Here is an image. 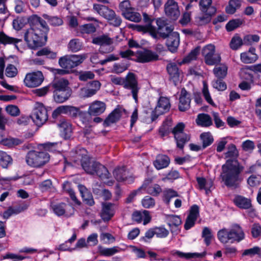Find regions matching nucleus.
<instances>
[{
    "instance_id": "f257e3e1",
    "label": "nucleus",
    "mask_w": 261,
    "mask_h": 261,
    "mask_svg": "<svg viewBox=\"0 0 261 261\" xmlns=\"http://www.w3.org/2000/svg\"><path fill=\"white\" fill-rule=\"evenodd\" d=\"M227 151L225 153L228 159L222 166L220 177L225 185L232 189H237L243 180L241 173L244 167L237 160L239 153L236 145L231 143L227 146Z\"/></svg>"
},
{
    "instance_id": "f03ea898",
    "label": "nucleus",
    "mask_w": 261,
    "mask_h": 261,
    "mask_svg": "<svg viewBox=\"0 0 261 261\" xmlns=\"http://www.w3.org/2000/svg\"><path fill=\"white\" fill-rule=\"evenodd\" d=\"M87 153L85 148L77 146L70 152L69 160L74 162L80 161L82 168L88 174L96 175L101 180L109 179L110 174L108 169L98 162L91 161Z\"/></svg>"
},
{
    "instance_id": "7ed1b4c3",
    "label": "nucleus",
    "mask_w": 261,
    "mask_h": 261,
    "mask_svg": "<svg viewBox=\"0 0 261 261\" xmlns=\"http://www.w3.org/2000/svg\"><path fill=\"white\" fill-rule=\"evenodd\" d=\"M48 31L45 21L38 19L35 24L28 30L25 34L24 39L30 48H36L44 44Z\"/></svg>"
},
{
    "instance_id": "20e7f679",
    "label": "nucleus",
    "mask_w": 261,
    "mask_h": 261,
    "mask_svg": "<svg viewBox=\"0 0 261 261\" xmlns=\"http://www.w3.org/2000/svg\"><path fill=\"white\" fill-rule=\"evenodd\" d=\"M49 154L44 150H40V151H30L25 157L27 164L35 168L43 167L49 162Z\"/></svg>"
},
{
    "instance_id": "39448f33",
    "label": "nucleus",
    "mask_w": 261,
    "mask_h": 261,
    "mask_svg": "<svg viewBox=\"0 0 261 261\" xmlns=\"http://www.w3.org/2000/svg\"><path fill=\"white\" fill-rule=\"evenodd\" d=\"M93 9L100 16L107 19L109 24L115 27H119L122 23V19L119 16L116 14L115 11L108 7L98 4L93 5Z\"/></svg>"
},
{
    "instance_id": "423d86ee",
    "label": "nucleus",
    "mask_w": 261,
    "mask_h": 261,
    "mask_svg": "<svg viewBox=\"0 0 261 261\" xmlns=\"http://www.w3.org/2000/svg\"><path fill=\"white\" fill-rule=\"evenodd\" d=\"M119 8L122 15L126 19L135 22H139L141 20L140 14L136 12L135 8L131 6L129 0H125L121 2Z\"/></svg>"
},
{
    "instance_id": "0eeeda50",
    "label": "nucleus",
    "mask_w": 261,
    "mask_h": 261,
    "mask_svg": "<svg viewBox=\"0 0 261 261\" xmlns=\"http://www.w3.org/2000/svg\"><path fill=\"white\" fill-rule=\"evenodd\" d=\"M31 117L34 123L38 126L43 124L48 119L46 108L42 103L37 102L35 103Z\"/></svg>"
},
{
    "instance_id": "6e6552de",
    "label": "nucleus",
    "mask_w": 261,
    "mask_h": 261,
    "mask_svg": "<svg viewBox=\"0 0 261 261\" xmlns=\"http://www.w3.org/2000/svg\"><path fill=\"white\" fill-rule=\"evenodd\" d=\"M124 88L126 89L131 90L133 97L136 102H138V94L140 88L138 87V82L136 75L129 72L124 79Z\"/></svg>"
},
{
    "instance_id": "1a4fd4ad",
    "label": "nucleus",
    "mask_w": 261,
    "mask_h": 261,
    "mask_svg": "<svg viewBox=\"0 0 261 261\" xmlns=\"http://www.w3.org/2000/svg\"><path fill=\"white\" fill-rule=\"evenodd\" d=\"M156 23L158 28L156 29L154 27V31L156 36L153 38L154 39H158L160 38L166 39L173 32V27L172 25H169L166 21L159 18L156 19Z\"/></svg>"
},
{
    "instance_id": "9d476101",
    "label": "nucleus",
    "mask_w": 261,
    "mask_h": 261,
    "mask_svg": "<svg viewBox=\"0 0 261 261\" xmlns=\"http://www.w3.org/2000/svg\"><path fill=\"white\" fill-rule=\"evenodd\" d=\"M44 80V76L40 71L28 73L24 79L23 82L25 86L29 88H35L41 85Z\"/></svg>"
},
{
    "instance_id": "9b49d317",
    "label": "nucleus",
    "mask_w": 261,
    "mask_h": 261,
    "mask_svg": "<svg viewBox=\"0 0 261 261\" xmlns=\"http://www.w3.org/2000/svg\"><path fill=\"white\" fill-rule=\"evenodd\" d=\"M137 59L135 60L138 63H145L159 60V55L148 49H144L143 51L138 50L136 52Z\"/></svg>"
},
{
    "instance_id": "f8f14e48",
    "label": "nucleus",
    "mask_w": 261,
    "mask_h": 261,
    "mask_svg": "<svg viewBox=\"0 0 261 261\" xmlns=\"http://www.w3.org/2000/svg\"><path fill=\"white\" fill-rule=\"evenodd\" d=\"M228 237L231 243H239L244 239L245 233L239 224H235L228 230Z\"/></svg>"
},
{
    "instance_id": "ddd939ff",
    "label": "nucleus",
    "mask_w": 261,
    "mask_h": 261,
    "mask_svg": "<svg viewBox=\"0 0 261 261\" xmlns=\"http://www.w3.org/2000/svg\"><path fill=\"white\" fill-rule=\"evenodd\" d=\"M165 12L170 19L176 20L180 15L177 3L174 0H168L165 5Z\"/></svg>"
},
{
    "instance_id": "4468645a",
    "label": "nucleus",
    "mask_w": 261,
    "mask_h": 261,
    "mask_svg": "<svg viewBox=\"0 0 261 261\" xmlns=\"http://www.w3.org/2000/svg\"><path fill=\"white\" fill-rule=\"evenodd\" d=\"M179 65L175 62L169 61L166 65V69L169 75V80L172 81L175 85L179 81V76L182 73Z\"/></svg>"
},
{
    "instance_id": "2eb2a0df",
    "label": "nucleus",
    "mask_w": 261,
    "mask_h": 261,
    "mask_svg": "<svg viewBox=\"0 0 261 261\" xmlns=\"http://www.w3.org/2000/svg\"><path fill=\"white\" fill-rule=\"evenodd\" d=\"M54 87V100L58 103L63 102L65 100V81L62 80L55 82Z\"/></svg>"
},
{
    "instance_id": "dca6fc26",
    "label": "nucleus",
    "mask_w": 261,
    "mask_h": 261,
    "mask_svg": "<svg viewBox=\"0 0 261 261\" xmlns=\"http://www.w3.org/2000/svg\"><path fill=\"white\" fill-rule=\"evenodd\" d=\"M115 204L111 202H102L101 204V210L100 217L105 222L110 221L115 214Z\"/></svg>"
},
{
    "instance_id": "f3484780",
    "label": "nucleus",
    "mask_w": 261,
    "mask_h": 261,
    "mask_svg": "<svg viewBox=\"0 0 261 261\" xmlns=\"http://www.w3.org/2000/svg\"><path fill=\"white\" fill-rule=\"evenodd\" d=\"M191 95L185 88L181 89L179 98L178 110L185 112L190 108Z\"/></svg>"
},
{
    "instance_id": "a211bd4d",
    "label": "nucleus",
    "mask_w": 261,
    "mask_h": 261,
    "mask_svg": "<svg viewBox=\"0 0 261 261\" xmlns=\"http://www.w3.org/2000/svg\"><path fill=\"white\" fill-rule=\"evenodd\" d=\"M232 202L236 207L241 210H249L252 207L251 199L241 195H234Z\"/></svg>"
},
{
    "instance_id": "6ab92c4d",
    "label": "nucleus",
    "mask_w": 261,
    "mask_h": 261,
    "mask_svg": "<svg viewBox=\"0 0 261 261\" xmlns=\"http://www.w3.org/2000/svg\"><path fill=\"white\" fill-rule=\"evenodd\" d=\"M166 39V45L168 50L172 53H176L179 44V34L173 32Z\"/></svg>"
},
{
    "instance_id": "aec40b11",
    "label": "nucleus",
    "mask_w": 261,
    "mask_h": 261,
    "mask_svg": "<svg viewBox=\"0 0 261 261\" xmlns=\"http://www.w3.org/2000/svg\"><path fill=\"white\" fill-rule=\"evenodd\" d=\"M85 59V57L83 55H66V74L69 72L67 69L77 66L83 63Z\"/></svg>"
},
{
    "instance_id": "412c9836",
    "label": "nucleus",
    "mask_w": 261,
    "mask_h": 261,
    "mask_svg": "<svg viewBox=\"0 0 261 261\" xmlns=\"http://www.w3.org/2000/svg\"><path fill=\"white\" fill-rule=\"evenodd\" d=\"M121 111L119 108L114 109L106 118L103 122V126H110L112 124L117 122L121 117Z\"/></svg>"
},
{
    "instance_id": "4be33fe9",
    "label": "nucleus",
    "mask_w": 261,
    "mask_h": 261,
    "mask_svg": "<svg viewBox=\"0 0 261 261\" xmlns=\"http://www.w3.org/2000/svg\"><path fill=\"white\" fill-rule=\"evenodd\" d=\"M106 109V104L102 101H95L92 102L88 109V113L91 116H98L103 113Z\"/></svg>"
},
{
    "instance_id": "5701e85b",
    "label": "nucleus",
    "mask_w": 261,
    "mask_h": 261,
    "mask_svg": "<svg viewBox=\"0 0 261 261\" xmlns=\"http://www.w3.org/2000/svg\"><path fill=\"white\" fill-rule=\"evenodd\" d=\"M113 175L118 182L126 181L129 179H130V182L134 180L131 176L129 177L128 171L125 166L115 168L113 171Z\"/></svg>"
},
{
    "instance_id": "b1692460",
    "label": "nucleus",
    "mask_w": 261,
    "mask_h": 261,
    "mask_svg": "<svg viewBox=\"0 0 261 261\" xmlns=\"http://www.w3.org/2000/svg\"><path fill=\"white\" fill-rule=\"evenodd\" d=\"M171 105L168 98L161 96L158 101V104L155 108L156 113L158 112L159 116L168 112L170 109Z\"/></svg>"
},
{
    "instance_id": "393cba45",
    "label": "nucleus",
    "mask_w": 261,
    "mask_h": 261,
    "mask_svg": "<svg viewBox=\"0 0 261 261\" xmlns=\"http://www.w3.org/2000/svg\"><path fill=\"white\" fill-rule=\"evenodd\" d=\"M256 49L251 47L247 51L241 54V61L245 64H250L255 62L258 59V56L255 54Z\"/></svg>"
},
{
    "instance_id": "a878e982",
    "label": "nucleus",
    "mask_w": 261,
    "mask_h": 261,
    "mask_svg": "<svg viewBox=\"0 0 261 261\" xmlns=\"http://www.w3.org/2000/svg\"><path fill=\"white\" fill-rule=\"evenodd\" d=\"M170 163L169 157L165 154H160L156 156L153 164L156 169L161 170L167 168Z\"/></svg>"
},
{
    "instance_id": "bb28decb",
    "label": "nucleus",
    "mask_w": 261,
    "mask_h": 261,
    "mask_svg": "<svg viewBox=\"0 0 261 261\" xmlns=\"http://www.w3.org/2000/svg\"><path fill=\"white\" fill-rule=\"evenodd\" d=\"M141 116H143V120L147 123H152L154 121L159 117L156 110L151 108L145 107L144 108Z\"/></svg>"
},
{
    "instance_id": "cd10ccee",
    "label": "nucleus",
    "mask_w": 261,
    "mask_h": 261,
    "mask_svg": "<svg viewBox=\"0 0 261 261\" xmlns=\"http://www.w3.org/2000/svg\"><path fill=\"white\" fill-rule=\"evenodd\" d=\"M216 8H211L210 12L204 13V15L196 17L195 19L196 24L203 25L209 23L212 19V16L216 13Z\"/></svg>"
},
{
    "instance_id": "c85d7f7f",
    "label": "nucleus",
    "mask_w": 261,
    "mask_h": 261,
    "mask_svg": "<svg viewBox=\"0 0 261 261\" xmlns=\"http://www.w3.org/2000/svg\"><path fill=\"white\" fill-rule=\"evenodd\" d=\"M172 254L173 255H177L180 258L189 260L192 258H202L205 256L206 252L204 251L202 253H185L179 250H174L173 251Z\"/></svg>"
},
{
    "instance_id": "c756f323",
    "label": "nucleus",
    "mask_w": 261,
    "mask_h": 261,
    "mask_svg": "<svg viewBox=\"0 0 261 261\" xmlns=\"http://www.w3.org/2000/svg\"><path fill=\"white\" fill-rule=\"evenodd\" d=\"M131 25L134 30L138 32H142L144 34L148 33L152 38H155L156 36L154 31V27L152 24L145 25L132 24Z\"/></svg>"
},
{
    "instance_id": "7c9ffc66",
    "label": "nucleus",
    "mask_w": 261,
    "mask_h": 261,
    "mask_svg": "<svg viewBox=\"0 0 261 261\" xmlns=\"http://www.w3.org/2000/svg\"><path fill=\"white\" fill-rule=\"evenodd\" d=\"M79 190L83 202L89 206H91L94 205L95 204V201L92 193L88 191L84 186H81Z\"/></svg>"
},
{
    "instance_id": "2f4dec72",
    "label": "nucleus",
    "mask_w": 261,
    "mask_h": 261,
    "mask_svg": "<svg viewBox=\"0 0 261 261\" xmlns=\"http://www.w3.org/2000/svg\"><path fill=\"white\" fill-rule=\"evenodd\" d=\"M196 122L198 126L201 127H209L213 124L212 119L211 116L205 113H201L198 115Z\"/></svg>"
},
{
    "instance_id": "473e14b6",
    "label": "nucleus",
    "mask_w": 261,
    "mask_h": 261,
    "mask_svg": "<svg viewBox=\"0 0 261 261\" xmlns=\"http://www.w3.org/2000/svg\"><path fill=\"white\" fill-rule=\"evenodd\" d=\"M28 207V205L27 204L19 205L16 207H10L7 211L3 214V217L5 219H8L12 215L18 214L24 210H27Z\"/></svg>"
},
{
    "instance_id": "72a5a7b5",
    "label": "nucleus",
    "mask_w": 261,
    "mask_h": 261,
    "mask_svg": "<svg viewBox=\"0 0 261 261\" xmlns=\"http://www.w3.org/2000/svg\"><path fill=\"white\" fill-rule=\"evenodd\" d=\"M92 43L101 46L104 45H111L113 44V39L108 35L103 34L93 38Z\"/></svg>"
},
{
    "instance_id": "f704fd0d",
    "label": "nucleus",
    "mask_w": 261,
    "mask_h": 261,
    "mask_svg": "<svg viewBox=\"0 0 261 261\" xmlns=\"http://www.w3.org/2000/svg\"><path fill=\"white\" fill-rule=\"evenodd\" d=\"M20 39L8 36L3 32H0V43L4 45L12 44L17 47L16 44L20 42Z\"/></svg>"
},
{
    "instance_id": "c9c22d12",
    "label": "nucleus",
    "mask_w": 261,
    "mask_h": 261,
    "mask_svg": "<svg viewBox=\"0 0 261 261\" xmlns=\"http://www.w3.org/2000/svg\"><path fill=\"white\" fill-rule=\"evenodd\" d=\"M176 146L180 149H183L185 144L189 141L190 137L186 133H180L174 136Z\"/></svg>"
},
{
    "instance_id": "e433bc0d",
    "label": "nucleus",
    "mask_w": 261,
    "mask_h": 261,
    "mask_svg": "<svg viewBox=\"0 0 261 261\" xmlns=\"http://www.w3.org/2000/svg\"><path fill=\"white\" fill-rule=\"evenodd\" d=\"M149 180L148 179L145 180L143 182V184L141 187H140L137 190L133 191L127 196V197L125 199V202L126 203H131L135 197L138 194L141 193V191L142 189H145L147 188L148 185L149 184Z\"/></svg>"
},
{
    "instance_id": "4c0bfd02",
    "label": "nucleus",
    "mask_w": 261,
    "mask_h": 261,
    "mask_svg": "<svg viewBox=\"0 0 261 261\" xmlns=\"http://www.w3.org/2000/svg\"><path fill=\"white\" fill-rule=\"evenodd\" d=\"M241 0H230L228 6L225 8L226 13L229 14H234L237 9L240 8L241 6Z\"/></svg>"
},
{
    "instance_id": "58836bf2",
    "label": "nucleus",
    "mask_w": 261,
    "mask_h": 261,
    "mask_svg": "<svg viewBox=\"0 0 261 261\" xmlns=\"http://www.w3.org/2000/svg\"><path fill=\"white\" fill-rule=\"evenodd\" d=\"M200 138L202 142V148L205 149L214 142V138L210 132H205L200 134Z\"/></svg>"
},
{
    "instance_id": "ea45409f",
    "label": "nucleus",
    "mask_w": 261,
    "mask_h": 261,
    "mask_svg": "<svg viewBox=\"0 0 261 261\" xmlns=\"http://www.w3.org/2000/svg\"><path fill=\"white\" fill-rule=\"evenodd\" d=\"M121 249L118 246H114L112 248H104L101 246L98 247V251L100 255L105 256H111L116 253L119 252Z\"/></svg>"
},
{
    "instance_id": "a19ab883",
    "label": "nucleus",
    "mask_w": 261,
    "mask_h": 261,
    "mask_svg": "<svg viewBox=\"0 0 261 261\" xmlns=\"http://www.w3.org/2000/svg\"><path fill=\"white\" fill-rule=\"evenodd\" d=\"M244 22V20L240 18L232 19L226 23L225 29L227 32H231L239 28Z\"/></svg>"
},
{
    "instance_id": "79ce46f5",
    "label": "nucleus",
    "mask_w": 261,
    "mask_h": 261,
    "mask_svg": "<svg viewBox=\"0 0 261 261\" xmlns=\"http://www.w3.org/2000/svg\"><path fill=\"white\" fill-rule=\"evenodd\" d=\"M228 67L225 64H221L220 66L215 67L213 72L217 79H224L227 74Z\"/></svg>"
},
{
    "instance_id": "37998d69",
    "label": "nucleus",
    "mask_w": 261,
    "mask_h": 261,
    "mask_svg": "<svg viewBox=\"0 0 261 261\" xmlns=\"http://www.w3.org/2000/svg\"><path fill=\"white\" fill-rule=\"evenodd\" d=\"M178 196V194L177 191L172 189H169L164 192L163 200L167 205H169L170 204L171 199L174 197Z\"/></svg>"
},
{
    "instance_id": "c03bdc74",
    "label": "nucleus",
    "mask_w": 261,
    "mask_h": 261,
    "mask_svg": "<svg viewBox=\"0 0 261 261\" xmlns=\"http://www.w3.org/2000/svg\"><path fill=\"white\" fill-rule=\"evenodd\" d=\"M243 44V40L238 34H236L231 38L229 43L231 49L233 50L238 49Z\"/></svg>"
},
{
    "instance_id": "a18cd8bd",
    "label": "nucleus",
    "mask_w": 261,
    "mask_h": 261,
    "mask_svg": "<svg viewBox=\"0 0 261 261\" xmlns=\"http://www.w3.org/2000/svg\"><path fill=\"white\" fill-rule=\"evenodd\" d=\"M82 47V42L79 39L77 38L71 39L68 44V50L72 52H77L80 50Z\"/></svg>"
},
{
    "instance_id": "49530a36",
    "label": "nucleus",
    "mask_w": 261,
    "mask_h": 261,
    "mask_svg": "<svg viewBox=\"0 0 261 261\" xmlns=\"http://www.w3.org/2000/svg\"><path fill=\"white\" fill-rule=\"evenodd\" d=\"M196 180L198 183L199 189L200 190H205L206 193H207L208 190L213 186V181H210L207 182L206 179L203 177H197Z\"/></svg>"
},
{
    "instance_id": "de8ad7c7",
    "label": "nucleus",
    "mask_w": 261,
    "mask_h": 261,
    "mask_svg": "<svg viewBox=\"0 0 261 261\" xmlns=\"http://www.w3.org/2000/svg\"><path fill=\"white\" fill-rule=\"evenodd\" d=\"M170 122L164 121L159 129V133L162 138L167 136L171 132Z\"/></svg>"
},
{
    "instance_id": "09e8293b",
    "label": "nucleus",
    "mask_w": 261,
    "mask_h": 261,
    "mask_svg": "<svg viewBox=\"0 0 261 261\" xmlns=\"http://www.w3.org/2000/svg\"><path fill=\"white\" fill-rule=\"evenodd\" d=\"M80 32L82 34H92L96 31V28L93 23H87L79 27Z\"/></svg>"
},
{
    "instance_id": "8fccbe9b",
    "label": "nucleus",
    "mask_w": 261,
    "mask_h": 261,
    "mask_svg": "<svg viewBox=\"0 0 261 261\" xmlns=\"http://www.w3.org/2000/svg\"><path fill=\"white\" fill-rule=\"evenodd\" d=\"M12 163V158L6 152L0 151V165L3 168H7Z\"/></svg>"
},
{
    "instance_id": "3c124183",
    "label": "nucleus",
    "mask_w": 261,
    "mask_h": 261,
    "mask_svg": "<svg viewBox=\"0 0 261 261\" xmlns=\"http://www.w3.org/2000/svg\"><path fill=\"white\" fill-rule=\"evenodd\" d=\"M202 238L204 239V242L206 246H208L211 243L213 238L211 229L207 227H204L202 232Z\"/></svg>"
},
{
    "instance_id": "603ef678",
    "label": "nucleus",
    "mask_w": 261,
    "mask_h": 261,
    "mask_svg": "<svg viewBox=\"0 0 261 261\" xmlns=\"http://www.w3.org/2000/svg\"><path fill=\"white\" fill-rule=\"evenodd\" d=\"M130 64L128 61L122 62L120 63H115L113 65L114 71L116 73H121L127 70Z\"/></svg>"
},
{
    "instance_id": "864d4df0",
    "label": "nucleus",
    "mask_w": 261,
    "mask_h": 261,
    "mask_svg": "<svg viewBox=\"0 0 261 261\" xmlns=\"http://www.w3.org/2000/svg\"><path fill=\"white\" fill-rule=\"evenodd\" d=\"M215 53V46L212 44H208L205 46L201 51L202 55L204 57V59L207 58L209 61L210 59L209 57Z\"/></svg>"
},
{
    "instance_id": "5fc2aeb1",
    "label": "nucleus",
    "mask_w": 261,
    "mask_h": 261,
    "mask_svg": "<svg viewBox=\"0 0 261 261\" xmlns=\"http://www.w3.org/2000/svg\"><path fill=\"white\" fill-rule=\"evenodd\" d=\"M212 0H200L199 2V9L202 13L210 11L211 8H215L212 6Z\"/></svg>"
},
{
    "instance_id": "6e6d98bb",
    "label": "nucleus",
    "mask_w": 261,
    "mask_h": 261,
    "mask_svg": "<svg viewBox=\"0 0 261 261\" xmlns=\"http://www.w3.org/2000/svg\"><path fill=\"white\" fill-rule=\"evenodd\" d=\"M168 225L170 227L174 226L175 227L178 226L181 224V220L179 216L171 215H169L167 217Z\"/></svg>"
},
{
    "instance_id": "4d7b16f0",
    "label": "nucleus",
    "mask_w": 261,
    "mask_h": 261,
    "mask_svg": "<svg viewBox=\"0 0 261 261\" xmlns=\"http://www.w3.org/2000/svg\"><path fill=\"white\" fill-rule=\"evenodd\" d=\"M213 87L218 91H223L227 89V85L223 79H217L212 82Z\"/></svg>"
},
{
    "instance_id": "13d9d810",
    "label": "nucleus",
    "mask_w": 261,
    "mask_h": 261,
    "mask_svg": "<svg viewBox=\"0 0 261 261\" xmlns=\"http://www.w3.org/2000/svg\"><path fill=\"white\" fill-rule=\"evenodd\" d=\"M200 51V47L197 46L192 49L188 55L184 59L183 62L187 63L196 60Z\"/></svg>"
},
{
    "instance_id": "bf43d9fd",
    "label": "nucleus",
    "mask_w": 261,
    "mask_h": 261,
    "mask_svg": "<svg viewBox=\"0 0 261 261\" xmlns=\"http://www.w3.org/2000/svg\"><path fill=\"white\" fill-rule=\"evenodd\" d=\"M209 58L210 59V61L207 60V58H205L204 59V62L206 65L210 66L218 64L221 60L220 55L218 54H215V53L211 55Z\"/></svg>"
},
{
    "instance_id": "052dcab7",
    "label": "nucleus",
    "mask_w": 261,
    "mask_h": 261,
    "mask_svg": "<svg viewBox=\"0 0 261 261\" xmlns=\"http://www.w3.org/2000/svg\"><path fill=\"white\" fill-rule=\"evenodd\" d=\"M21 143V141L19 139L10 138L6 139L3 138L1 143L8 147H12L20 144Z\"/></svg>"
},
{
    "instance_id": "680f3d73",
    "label": "nucleus",
    "mask_w": 261,
    "mask_h": 261,
    "mask_svg": "<svg viewBox=\"0 0 261 261\" xmlns=\"http://www.w3.org/2000/svg\"><path fill=\"white\" fill-rule=\"evenodd\" d=\"M36 55L38 56H45L49 59H55L57 57V54L55 52L50 50L47 48H43L39 50Z\"/></svg>"
},
{
    "instance_id": "e2e57ef3",
    "label": "nucleus",
    "mask_w": 261,
    "mask_h": 261,
    "mask_svg": "<svg viewBox=\"0 0 261 261\" xmlns=\"http://www.w3.org/2000/svg\"><path fill=\"white\" fill-rule=\"evenodd\" d=\"M153 228L155 232V235L157 238H165L169 235V233L168 230L164 226L155 227Z\"/></svg>"
},
{
    "instance_id": "0e129e2a",
    "label": "nucleus",
    "mask_w": 261,
    "mask_h": 261,
    "mask_svg": "<svg viewBox=\"0 0 261 261\" xmlns=\"http://www.w3.org/2000/svg\"><path fill=\"white\" fill-rule=\"evenodd\" d=\"M228 230L225 228L220 230L217 233L219 240L222 243L225 244L229 242L228 234Z\"/></svg>"
},
{
    "instance_id": "69168bd1",
    "label": "nucleus",
    "mask_w": 261,
    "mask_h": 261,
    "mask_svg": "<svg viewBox=\"0 0 261 261\" xmlns=\"http://www.w3.org/2000/svg\"><path fill=\"white\" fill-rule=\"evenodd\" d=\"M162 191V189L158 184H154L152 186L149 187L147 190V193L153 196H158Z\"/></svg>"
},
{
    "instance_id": "338daca9",
    "label": "nucleus",
    "mask_w": 261,
    "mask_h": 261,
    "mask_svg": "<svg viewBox=\"0 0 261 261\" xmlns=\"http://www.w3.org/2000/svg\"><path fill=\"white\" fill-rule=\"evenodd\" d=\"M142 204L144 207L149 208L155 205V201L153 198L146 196L142 200Z\"/></svg>"
},
{
    "instance_id": "774afa93",
    "label": "nucleus",
    "mask_w": 261,
    "mask_h": 261,
    "mask_svg": "<svg viewBox=\"0 0 261 261\" xmlns=\"http://www.w3.org/2000/svg\"><path fill=\"white\" fill-rule=\"evenodd\" d=\"M247 183L252 187L258 186L260 184V178L255 175L252 174L247 179Z\"/></svg>"
}]
</instances>
